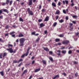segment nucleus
Listing matches in <instances>:
<instances>
[{"label":"nucleus","mask_w":79,"mask_h":79,"mask_svg":"<svg viewBox=\"0 0 79 79\" xmlns=\"http://www.w3.org/2000/svg\"><path fill=\"white\" fill-rule=\"evenodd\" d=\"M19 42L20 43V46H23L24 45V42L25 41V39L24 38H21L19 40Z\"/></svg>","instance_id":"nucleus-1"},{"label":"nucleus","mask_w":79,"mask_h":79,"mask_svg":"<svg viewBox=\"0 0 79 79\" xmlns=\"http://www.w3.org/2000/svg\"><path fill=\"white\" fill-rule=\"evenodd\" d=\"M27 11L28 12V13H29L30 15H34V13L32 11H31L30 10V8H28L27 10Z\"/></svg>","instance_id":"nucleus-2"},{"label":"nucleus","mask_w":79,"mask_h":79,"mask_svg":"<svg viewBox=\"0 0 79 79\" xmlns=\"http://www.w3.org/2000/svg\"><path fill=\"white\" fill-rule=\"evenodd\" d=\"M68 43H69V41L67 40H64L62 42L63 44H64L65 45L66 44H68Z\"/></svg>","instance_id":"nucleus-3"},{"label":"nucleus","mask_w":79,"mask_h":79,"mask_svg":"<svg viewBox=\"0 0 79 79\" xmlns=\"http://www.w3.org/2000/svg\"><path fill=\"white\" fill-rule=\"evenodd\" d=\"M29 2H28V5L29 6H31V5H32V0H28Z\"/></svg>","instance_id":"nucleus-4"},{"label":"nucleus","mask_w":79,"mask_h":79,"mask_svg":"<svg viewBox=\"0 0 79 79\" xmlns=\"http://www.w3.org/2000/svg\"><path fill=\"white\" fill-rule=\"evenodd\" d=\"M7 50H8V51H9L10 53H13V51L12 48H9V49H7Z\"/></svg>","instance_id":"nucleus-5"},{"label":"nucleus","mask_w":79,"mask_h":79,"mask_svg":"<svg viewBox=\"0 0 79 79\" xmlns=\"http://www.w3.org/2000/svg\"><path fill=\"white\" fill-rule=\"evenodd\" d=\"M45 24L42 23L40 24V27H44V26H45Z\"/></svg>","instance_id":"nucleus-6"},{"label":"nucleus","mask_w":79,"mask_h":79,"mask_svg":"<svg viewBox=\"0 0 79 79\" xmlns=\"http://www.w3.org/2000/svg\"><path fill=\"white\" fill-rule=\"evenodd\" d=\"M29 49H28L27 50V51L26 52V53L25 54V56H27V55H28V53H29Z\"/></svg>","instance_id":"nucleus-7"},{"label":"nucleus","mask_w":79,"mask_h":79,"mask_svg":"<svg viewBox=\"0 0 79 79\" xmlns=\"http://www.w3.org/2000/svg\"><path fill=\"white\" fill-rule=\"evenodd\" d=\"M60 77V76H59V75H56L53 78V79H55L56 78H59Z\"/></svg>","instance_id":"nucleus-8"},{"label":"nucleus","mask_w":79,"mask_h":79,"mask_svg":"<svg viewBox=\"0 0 79 79\" xmlns=\"http://www.w3.org/2000/svg\"><path fill=\"white\" fill-rule=\"evenodd\" d=\"M23 36H24V35L22 34L21 33H19L18 35L19 37H23Z\"/></svg>","instance_id":"nucleus-9"},{"label":"nucleus","mask_w":79,"mask_h":79,"mask_svg":"<svg viewBox=\"0 0 79 79\" xmlns=\"http://www.w3.org/2000/svg\"><path fill=\"white\" fill-rule=\"evenodd\" d=\"M40 70V68L36 69L34 71V72L37 73V72H38V71H39Z\"/></svg>","instance_id":"nucleus-10"},{"label":"nucleus","mask_w":79,"mask_h":79,"mask_svg":"<svg viewBox=\"0 0 79 79\" xmlns=\"http://www.w3.org/2000/svg\"><path fill=\"white\" fill-rule=\"evenodd\" d=\"M57 52L58 53H57L58 55L59 56H60V55H61V54H60V53L61 52L60 50L57 51Z\"/></svg>","instance_id":"nucleus-11"},{"label":"nucleus","mask_w":79,"mask_h":79,"mask_svg":"<svg viewBox=\"0 0 79 79\" xmlns=\"http://www.w3.org/2000/svg\"><path fill=\"white\" fill-rule=\"evenodd\" d=\"M3 11H4V12H6V13H9L8 10L7 9H4L3 10Z\"/></svg>","instance_id":"nucleus-12"},{"label":"nucleus","mask_w":79,"mask_h":79,"mask_svg":"<svg viewBox=\"0 0 79 79\" xmlns=\"http://www.w3.org/2000/svg\"><path fill=\"white\" fill-rule=\"evenodd\" d=\"M48 18H49L48 16L46 17L44 19V21H48Z\"/></svg>","instance_id":"nucleus-13"},{"label":"nucleus","mask_w":79,"mask_h":79,"mask_svg":"<svg viewBox=\"0 0 79 79\" xmlns=\"http://www.w3.org/2000/svg\"><path fill=\"white\" fill-rule=\"evenodd\" d=\"M43 49H44V50H45V51H46V52H47V51H48V48H44L43 47Z\"/></svg>","instance_id":"nucleus-14"},{"label":"nucleus","mask_w":79,"mask_h":79,"mask_svg":"<svg viewBox=\"0 0 79 79\" xmlns=\"http://www.w3.org/2000/svg\"><path fill=\"white\" fill-rule=\"evenodd\" d=\"M42 62L44 64H45V65H46L47 64V62L46 61H45V60H43Z\"/></svg>","instance_id":"nucleus-15"},{"label":"nucleus","mask_w":79,"mask_h":79,"mask_svg":"<svg viewBox=\"0 0 79 79\" xmlns=\"http://www.w3.org/2000/svg\"><path fill=\"white\" fill-rule=\"evenodd\" d=\"M7 55V53L6 52L4 53L3 54V57L4 58L5 56H6Z\"/></svg>","instance_id":"nucleus-16"},{"label":"nucleus","mask_w":79,"mask_h":79,"mask_svg":"<svg viewBox=\"0 0 79 79\" xmlns=\"http://www.w3.org/2000/svg\"><path fill=\"white\" fill-rule=\"evenodd\" d=\"M52 5L54 7H56V3L53 2L52 3Z\"/></svg>","instance_id":"nucleus-17"},{"label":"nucleus","mask_w":79,"mask_h":79,"mask_svg":"<svg viewBox=\"0 0 79 79\" xmlns=\"http://www.w3.org/2000/svg\"><path fill=\"white\" fill-rule=\"evenodd\" d=\"M0 73L1 74L2 76H4V74L3 73V71H2L0 72Z\"/></svg>","instance_id":"nucleus-18"},{"label":"nucleus","mask_w":79,"mask_h":79,"mask_svg":"<svg viewBox=\"0 0 79 79\" xmlns=\"http://www.w3.org/2000/svg\"><path fill=\"white\" fill-rule=\"evenodd\" d=\"M27 70H24V71L22 73V75H23V74H24L25 73H27Z\"/></svg>","instance_id":"nucleus-19"},{"label":"nucleus","mask_w":79,"mask_h":79,"mask_svg":"<svg viewBox=\"0 0 79 79\" xmlns=\"http://www.w3.org/2000/svg\"><path fill=\"white\" fill-rule=\"evenodd\" d=\"M61 52L62 53H63V54H65V53H66V51L64 50L61 51Z\"/></svg>","instance_id":"nucleus-20"},{"label":"nucleus","mask_w":79,"mask_h":79,"mask_svg":"<svg viewBox=\"0 0 79 79\" xmlns=\"http://www.w3.org/2000/svg\"><path fill=\"white\" fill-rule=\"evenodd\" d=\"M59 21L60 23H63V22H64V20L63 19H61L60 20H59Z\"/></svg>","instance_id":"nucleus-21"},{"label":"nucleus","mask_w":79,"mask_h":79,"mask_svg":"<svg viewBox=\"0 0 79 79\" xmlns=\"http://www.w3.org/2000/svg\"><path fill=\"white\" fill-rule=\"evenodd\" d=\"M9 2H10V0H6V5H8L9 3Z\"/></svg>","instance_id":"nucleus-22"},{"label":"nucleus","mask_w":79,"mask_h":79,"mask_svg":"<svg viewBox=\"0 0 79 79\" xmlns=\"http://www.w3.org/2000/svg\"><path fill=\"white\" fill-rule=\"evenodd\" d=\"M14 63H19L18 61L15 60L13 61Z\"/></svg>","instance_id":"nucleus-23"},{"label":"nucleus","mask_w":79,"mask_h":79,"mask_svg":"<svg viewBox=\"0 0 79 79\" xmlns=\"http://www.w3.org/2000/svg\"><path fill=\"white\" fill-rule=\"evenodd\" d=\"M19 21H21L22 22H23V19H22V18L20 17L19 19Z\"/></svg>","instance_id":"nucleus-24"},{"label":"nucleus","mask_w":79,"mask_h":79,"mask_svg":"<svg viewBox=\"0 0 79 79\" xmlns=\"http://www.w3.org/2000/svg\"><path fill=\"white\" fill-rule=\"evenodd\" d=\"M56 15H58V14L60 13V11H59L58 10H57L56 11Z\"/></svg>","instance_id":"nucleus-25"},{"label":"nucleus","mask_w":79,"mask_h":79,"mask_svg":"<svg viewBox=\"0 0 79 79\" xmlns=\"http://www.w3.org/2000/svg\"><path fill=\"white\" fill-rule=\"evenodd\" d=\"M55 41L56 42H59L60 41V39H56L55 40Z\"/></svg>","instance_id":"nucleus-26"},{"label":"nucleus","mask_w":79,"mask_h":79,"mask_svg":"<svg viewBox=\"0 0 79 79\" xmlns=\"http://www.w3.org/2000/svg\"><path fill=\"white\" fill-rule=\"evenodd\" d=\"M49 59L50 61H53V59L52 58V57L50 56L49 57Z\"/></svg>","instance_id":"nucleus-27"},{"label":"nucleus","mask_w":79,"mask_h":79,"mask_svg":"<svg viewBox=\"0 0 79 79\" xmlns=\"http://www.w3.org/2000/svg\"><path fill=\"white\" fill-rule=\"evenodd\" d=\"M15 33V31H12V32H11L10 33V35H13V34H14Z\"/></svg>","instance_id":"nucleus-28"},{"label":"nucleus","mask_w":79,"mask_h":79,"mask_svg":"<svg viewBox=\"0 0 79 79\" xmlns=\"http://www.w3.org/2000/svg\"><path fill=\"white\" fill-rule=\"evenodd\" d=\"M13 3V1H10L9 3V5H11Z\"/></svg>","instance_id":"nucleus-29"},{"label":"nucleus","mask_w":79,"mask_h":79,"mask_svg":"<svg viewBox=\"0 0 79 79\" xmlns=\"http://www.w3.org/2000/svg\"><path fill=\"white\" fill-rule=\"evenodd\" d=\"M8 47H13V45L11 44H8Z\"/></svg>","instance_id":"nucleus-30"},{"label":"nucleus","mask_w":79,"mask_h":79,"mask_svg":"<svg viewBox=\"0 0 79 79\" xmlns=\"http://www.w3.org/2000/svg\"><path fill=\"white\" fill-rule=\"evenodd\" d=\"M9 27H10V26H9V25H7L6 26V29H8V28H9Z\"/></svg>","instance_id":"nucleus-31"},{"label":"nucleus","mask_w":79,"mask_h":79,"mask_svg":"<svg viewBox=\"0 0 79 79\" xmlns=\"http://www.w3.org/2000/svg\"><path fill=\"white\" fill-rule=\"evenodd\" d=\"M73 18H77V16L76 15H75L73 16Z\"/></svg>","instance_id":"nucleus-32"},{"label":"nucleus","mask_w":79,"mask_h":79,"mask_svg":"<svg viewBox=\"0 0 79 79\" xmlns=\"http://www.w3.org/2000/svg\"><path fill=\"white\" fill-rule=\"evenodd\" d=\"M73 64H78V62H77L75 61L73 62Z\"/></svg>","instance_id":"nucleus-33"},{"label":"nucleus","mask_w":79,"mask_h":79,"mask_svg":"<svg viewBox=\"0 0 79 79\" xmlns=\"http://www.w3.org/2000/svg\"><path fill=\"white\" fill-rule=\"evenodd\" d=\"M57 24V23H56V22H55L54 24H53V26L54 27H55V26H56V25Z\"/></svg>","instance_id":"nucleus-34"},{"label":"nucleus","mask_w":79,"mask_h":79,"mask_svg":"<svg viewBox=\"0 0 79 79\" xmlns=\"http://www.w3.org/2000/svg\"><path fill=\"white\" fill-rule=\"evenodd\" d=\"M24 56H26V54H23L21 56V58H24Z\"/></svg>","instance_id":"nucleus-35"},{"label":"nucleus","mask_w":79,"mask_h":79,"mask_svg":"<svg viewBox=\"0 0 79 79\" xmlns=\"http://www.w3.org/2000/svg\"><path fill=\"white\" fill-rule=\"evenodd\" d=\"M40 40V38H38V39L36 40V42H37L39 41Z\"/></svg>","instance_id":"nucleus-36"},{"label":"nucleus","mask_w":79,"mask_h":79,"mask_svg":"<svg viewBox=\"0 0 79 79\" xmlns=\"http://www.w3.org/2000/svg\"><path fill=\"white\" fill-rule=\"evenodd\" d=\"M72 53V51H71V50H70L68 52V53L69 54H71Z\"/></svg>","instance_id":"nucleus-37"},{"label":"nucleus","mask_w":79,"mask_h":79,"mask_svg":"<svg viewBox=\"0 0 79 79\" xmlns=\"http://www.w3.org/2000/svg\"><path fill=\"white\" fill-rule=\"evenodd\" d=\"M63 36H64V35L63 34H60V35L59 37H63Z\"/></svg>","instance_id":"nucleus-38"},{"label":"nucleus","mask_w":79,"mask_h":79,"mask_svg":"<svg viewBox=\"0 0 79 79\" xmlns=\"http://www.w3.org/2000/svg\"><path fill=\"white\" fill-rule=\"evenodd\" d=\"M49 54H50V55H52V54H53V52H52V51H50L49 52Z\"/></svg>","instance_id":"nucleus-39"},{"label":"nucleus","mask_w":79,"mask_h":79,"mask_svg":"<svg viewBox=\"0 0 79 79\" xmlns=\"http://www.w3.org/2000/svg\"><path fill=\"white\" fill-rule=\"evenodd\" d=\"M6 4V3L5 2H4V3H3L2 4V6H5V5Z\"/></svg>","instance_id":"nucleus-40"},{"label":"nucleus","mask_w":79,"mask_h":79,"mask_svg":"<svg viewBox=\"0 0 79 79\" xmlns=\"http://www.w3.org/2000/svg\"><path fill=\"white\" fill-rule=\"evenodd\" d=\"M41 11L43 13H45V9H43Z\"/></svg>","instance_id":"nucleus-41"},{"label":"nucleus","mask_w":79,"mask_h":79,"mask_svg":"<svg viewBox=\"0 0 79 79\" xmlns=\"http://www.w3.org/2000/svg\"><path fill=\"white\" fill-rule=\"evenodd\" d=\"M75 76H76V77H77V76H78V73H76L75 74Z\"/></svg>","instance_id":"nucleus-42"},{"label":"nucleus","mask_w":79,"mask_h":79,"mask_svg":"<svg viewBox=\"0 0 79 79\" xmlns=\"http://www.w3.org/2000/svg\"><path fill=\"white\" fill-rule=\"evenodd\" d=\"M70 5L71 6H74V4L73 2H72V3L70 4Z\"/></svg>","instance_id":"nucleus-43"},{"label":"nucleus","mask_w":79,"mask_h":79,"mask_svg":"<svg viewBox=\"0 0 79 79\" xmlns=\"http://www.w3.org/2000/svg\"><path fill=\"white\" fill-rule=\"evenodd\" d=\"M65 3L66 4H68L69 2L67 0H65Z\"/></svg>","instance_id":"nucleus-44"},{"label":"nucleus","mask_w":79,"mask_h":79,"mask_svg":"<svg viewBox=\"0 0 79 79\" xmlns=\"http://www.w3.org/2000/svg\"><path fill=\"white\" fill-rule=\"evenodd\" d=\"M35 32H33L31 33V35H35Z\"/></svg>","instance_id":"nucleus-45"},{"label":"nucleus","mask_w":79,"mask_h":79,"mask_svg":"<svg viewBox=\"0 0 79 79\" xmlns=\"http://www.w3.org/2000/svg\"><path fill=\"white\" fill-rule=\"evenodd\" d=\"M23 61V59H20L18 61V62L19 63V62H21V61Z\"/></svg>","instance_id":"nucleus-46"},{"label":"nucleus","mask_w":79,"mask_h":79,"mask_svg":"<svg viewBox=\"0 0 79 79\" xmlns=\"http://www.w3.org/2000/svg\"><path fill=\"white\" fill-rule=\"evenodd\" d=\"M59 17L58 16V15H56V20H57V19H58V17Z\"/></svg>","instance_id":"nucleus-47"},{"label":"nucleus","mask_w":79,"mask_h":79,"mask_svg":"<svg viewBox=\"0 0 79 79\" xmlns=\"http://www.w3.org/2000/svg\"><path fill=\"white\" fill-rule=\"evenodd\" d=\"M63 13H64V14H66V11H65V10H63Z\"/></svg>","instance_id":"nucleus-48"},{"label":"nucleus","mask_w":79,"mask_h":79,"mask_svg":"<svg viewBox=\"0 0 79 79\" xmlns=\"http://www.w3.org/2000/svg\"><path fill=\"white\" fill-rule=\"evenodd\" d=\"M0 42H3V40H2V39L0 38Z\"/></svg>","instance_id":"nucleus-49"},{"label":"nucleus","mask_w":79,"mask_h":79,"mask_svg":"<svg viewBox=\"0 0 79 79\" xmlns=\"http://www.w3.org/2000/svg\"><path fill=\"white\" fill-rule=\"evenodd\" d=\"M42 21V19H39L38 20V22L40 23V22H41Z\"/></svg>","instance_id":"nucleus-50"},{"label":"nucleus","mask_w":79,"mask_h":79,"mask_svg":"<svg viewBox=\"0 0 79 79\" xmlns=\"http://www.w3.org/2000/svg\"><path fill=\"white\" fill-rule=\"evenodd\" d=\"M58 6H60V5H61V3H60V2H59L58 3Z\"/></svg>","instance_id":"nucleus-51"},{"label":"nucleus","mask_w":79,"mask_h":79,"mask_svg":"<svg viewBox=\"0 0 79 79\" xmlns=\"http://www.w3.org/2000/svg\"><path fill=\"white\" fill-rule=\"evenodd\" d=\"M65 19L66 20H68V17L67 16L65 17Z\"/></svg>","instance_id":"nucleus-52"},{"label":"nucleus","mask_w":79,"mask_h":79,"mask_svg":"<svg viewBox=\"0 0 79 79\" xmlns=\"http://www.w3.org/2000/svg\"><path fill=\"white\" fill-rule=\"evenodd\" d=\"M3 13V11L2 10H0V15Z\"/></svg>","instance_id":"nucleus-53"},{"label":"nucleus","mask_w":79,"mask_h":79,"mask_svg":"<svg viewBox=\"0 0 79 79\" xmlns=\"http://www.w3.org/2000/svg\"><path fill=\"white\" fill-rule=\"evenodd\" d=\"M39 9L40 10V9H41V8H42V6H41V5H40L39 6Z\"/></svg>","instance_id":"nucleus-54"},{"label":"nucleus","mask_w":79,"mask_h":79,"mask_svg":"<svg viewBox=\"0 0 79 79\" xmlns=\"http://www.w3.org/2000/svg\"><path fill=\"white\" fill-rule=\"evenodd\" d=\"M0 19H3V15L0 16Z\"/></svg>","instance_id":"nucleus-55"},{"label":"nucleus","mask_w":79,"mask_h":79,"mask_svg":"<svg viewBox=\"0 0 79 79\" xmlns=\"http://www.w3.org/2000/svg\"><path fill=\"white\" fill-rule=\"evenodd\" d=\"M16 52V50L15 49L14 51H13V52L14 53H15Z\"/></svg>","instance_id":"nucleus-56"},{"label":"nucleus","mask_w":79,"mask_h":79,"mask_svg":"<svg viewBox=\"0 0 79 79\" xmlns=\"http://www.w3.org/2000/svg\"><path fill=\"white\" fill-rule=\"evenodd\" d=\"M22 64V63H20L19 65H18V66H19V67H20V66H21V65Z\"/></svg>","instance_id":"nucleus-57"},{"label":"nucleus","mask_w":79,"mask_h":79,"mask_svg":"<svg viewBox=\"0 0 79 79\" xmlns=\"http://www.w3.org/2000/svg\"><path fill=\"white\" fill-rule=\"evenodd\" d=\"M34 63H35V61L33 60L31 64H34Z\"/></svg>","instance_id":"nucleus-58"},{"label":"nucleus","mask_w":79,"mask_h":79,"mask_svg":"<svg viewBox=\"0 0 79 79\" xmlns=\"http://www.w3.org/2000/svg\"><path fill=\"white\" fill-rule=\"evenodd\" d=\"M2 54H1L0 55V58L1 59H2Z\"/></svg>","instance_id":"nucleus-59"},{"label":"nucleus","mask_w":79,"mask_h":79,"mask_svg":"<svg viewBox=\"0 0 79 79\" xmlns=\"http://www.w3.org/2000/svg\"><path fill=\"white\" fill-rule=\"evenodd\" d=\"M11 36L12 37H15V35H12Z\"/></svg>","instance_id":"nucleus-60"},{"label":"nucleus","mask_w":79,"mask_h":79,"mask_svg":"<svg viewBox=\"0 0 79 79\" xmlns=\"http://www.w3.org/2000/svg\"><path fill=\"white\" fill-rule=\"evenodd\" d=\"M47 31H44L45 34H47Z\"/></svg>","instance_id":"nucleus-61"},{"label":"nucleus","mask_w":79,"mask_h":79,"mask_svg":"<svg viewBox=\"0 0 79 79\" xmlns=\"http://www.w3.org/2000/svg\"><path fill=\"white\" fill-rule=\"evenodd\" d=\"M35 58V57L34 56H33L31 57V60H33L34 59V58Z\"/></svg>","instance_id":"nucleus-62"},{"label":"nucleus","mask_w":79,"mask_h":79,"mask_svg":"<svg viewBox=\"0 0 79 79\" xmlns=\"http://www.w3.org/2000/svg\"><path fill=\"white\" fill-rule=\"evenodd\" d=\"M76 35H79V33L77 32V33H76Z\"/></svg>","instance_id":"nucleus-63"},{"label":"nucleus","mask_w":79,"mask_h":79,"mask_svg":"<svg viewBox=\"0 0 79 79\" xmlns=\"http://www.w3.org/2000/svg\"><path fill=\"white\" fill-rule=\"evenodd\" d=\"M72 23L73 24H76V22H75L74 21H72Z\"/></svg>","instance_id":"nucleus-64"}]
</instances>
